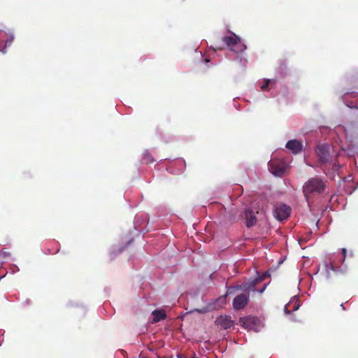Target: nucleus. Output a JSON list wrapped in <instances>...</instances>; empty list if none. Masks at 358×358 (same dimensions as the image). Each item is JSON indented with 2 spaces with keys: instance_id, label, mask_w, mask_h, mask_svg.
<instances>
[{
  "instance_id": "obj_9",
  "label": "nucleus",
  "mask_w": 358,
  "mask_h": 358,
  "mask_svg": "<svg viewBox=\"0 0 358 358\" xmlns=\"http://www.w3.org/2000/svg\"><path fill=\"white\" fill-rule=\"evenodd\" d=\"M215 322L224 329H229L234 324L231 317L227 315H220L216 319Z\"/></svg>"
},
{
  "instance_id": "obj_2",
  "label": "nucleus",
  "mask_w": 358,
  "mask_h": 358,
  "mask_svg": "<svg viewBox=\"0 0 358 358\" xmlns=\"http://www.w3.org/2000/svg\"><path fill=\"white\" fill-rule=\"evenodd\" d=\"M268 277H270V274L268 272H265L262 275L249 282H243L234 287H230L227 291V294H231L232 290L252 291L253 292H257L259 293H262L266 289L267 285L264 284L262 287L260 289H257L256 285Z\"/></svg>"
},
{
  "instance_id": "obj_17",
  "label": "nucleus",
  "mask_w": 358,
  "mask_h": 358,
  "mask_svg": "<svg viewBox=\"0 0 358 358\" xmlns=\"http://www.w3.org/2000/svg\"><path fill=\"white\" fill-rule=\"evenodd\" d=\"M196 311L199 312V313H204V312H206V310H198V309H196Z\"/></svg>"
},
{
  "instance_id": "obj_14",
  "label": "nucleus",
  "mask_w": 358,
  "mask_h": 358,
  "mask_svg": "<svg viewBox=\"0 0 358 358\" xmlns=\"http://www.w3.org/2000/svg\"><path fill=\"white\" fill-rule=\"evenodd\" d=\"M270 83H271V80H269V79L265 80L264 83L261 86L262 90H266L267 88L268 87Z\"/></svg>"
},
{
  "instance_id": "obj_12",
  "label": "nucleus",
  "mask_w": 358,
  "mask_h": 358,
  "mask_svg": "<svg viewBox=\"0 0 358 358\" xmlns=\"http://www.w3.org/2000/svg\"><path fill=\"white\" fill-rule=\"evenodd\" d=\"M153 315V322H157L161 320H164L166 317V315L163 310H155L152 312Z\"/></svg>"
},
{
  "instance_id": "obj_3",
  "label": "nucleus",
  "mask_w": 358,
  "mask_h": 358,
  "mask_svg": "<svg viewBox=\"0 0 358 358\" xmlns=\"http://www.w3.org/2000/svg\"><path fill=\"white\" fill-rule=\"evenodd\" d=\"M222 41L231 50L236 52H241L246 49V46L241 43L240 38L234 34L224 36Z\"/></svg>"
},
{
  "instance_id": "obj_7",
  "label": "nucleus",
  "mask_w": 358,
  "mask_h": 358,
  "mask_svg": "<svg viewBox=\"0 0 358 358\" xmlns=\"http://www.w3.org/2000/svg\"><path fill=\"white\" fill-rule=\"evenodd\" d=\"M343 101L350 108H358V92H347L343 96Z\"/></svg>"
},
{
  "instance_id": "obj_4",
  "label": "nucleus",
  "mask_w": 358,
  "mask_h": 358,
  "mask_svg": "<svg viewBox=\"0 0 358 358\" xmlns=\"http://www.w3.org/2000/svg\"><path fill=\"white\" fill-rule=\"evenodd\" d=\"M286 163L281 159H272L268 162V168L271 172L276 176H282L287 169Z\"/></svg>"
},
{
  "instance_id": "obj_6",
  "label": "nucleus",
  "mask_w": 358,
  "mask_h": 358,
  "mask_svg": "<svg viewBox=\"0 0 358 358\" xmlns=\"http://www.w3.org/2000/svg\"><path fill=\"white\" fill-rule=\"evenodd\" d=\"M291 211L292 209L289 206L281 203L275 208L274 216L279 221H283L289 217Z\"/></svg>"
},
{
  "instance_id": "obj_18",
  "label": "nucleus",
  "mask_w": 358,
  "mask_h": 358,
  "mask_svg": "<svg viewBox=\"0 0 358 358\" xmlns=\"http://www.w3.org/2000/svg\"><path fill=\"white\" fill-rule=\"evenodd\" d=\"M320 158H321V160H322V161L326 160V157L324 156H320Z\"/></svg>"
},
{
  "instance_id": "obj_5",
  "label": "nucleus",
  "mask_w": 358,
  "mask_h": 358,
  "mask_svg": "<svg viewBox=\"0 0 358 358\" xmlns=\"http://www.w3.org/2000/svg\"><path fill=\"white\" fill-rule=\"evenodd\" d=\"M243 292V293L238 294L233 300V308L236 310L243 309L248 303L250 291Z\"/></svg>"
},
{
  "instance_id": "obj_11",
  "label": "nucleus",
  "mask_w": 358,
  "mask_h": 358,
  "mask_svg": "<svg viewBox=\"0 0 358 358\" xmlns=\"http://www.w3.org/2000/svg\"><path fill=\"white\" fill-rule=\"evenodd\" d=\"M255 317H241L239 323L243 327L250 329L252 328V325L255 323Z\"/></svg>"
},
{
  "instance_id": "obj_19",
  "label": "nucleus",
  "mask_w": 358,
  "mask_h": 358,
  "mask_svg": "<svg viewBox=\"0 0 358 358\" xmlns=\"http://www.w3.org/2000/svg\"><path fill=\"white\" fill-rule=\"evenodd\" d=\"M341 308H342L343 310H345V306H344V304H343V303H341Z\"/></svg>"
},
{
  "instance_id": "obj_15",
  "label": "nucleus",
  "mask_w": 358,
  "mask_h": 358,
  "mask_svg": "<svg viewBox=\"0 0 358 358\" xmlns=\"http://www.w3.org/2000/svg\"><path fill=\"white\" fill-rule=\"evenodd\" d=\"M337 129L338 131L342 129V130L345 131V132H347V131L348 129V127H344V126H339V127H337Z\"/></svg>"
},
{
  "instance_id": "obj_10",
  "label": "nucleus",
  "mask_w": 358,
  "mask_h": 358,
  "mask_svg": "<svg viewBox=\"0 0 358 358\" xmlns=\"http://www.w3.org/2000/svg\"><path fill=\"white\" fill-rule=\"evenodd\" d=\"M245 218L246 220V225L248 227H251L254 226L257 222V218L255 215V213L251 210H245Z\"/></svg>"
},
{
  "instance_id": "obj_8",
  "label": "nucleus",
  "mask_w": 358,
  "mask_h": 358,
  "mask_svg": "<svg viewBox=\"0 0 358 358\" xmlns=\"http://www.w3.org/2000/svg\"><path fill=\"white\" fill-rule=\"evenodd\" d=\"M285 147L289 150L293 154H299L303 148V144L301 141L294 139L287 141Z\"/></svg>"
},
{
  "instance_id": "obj_16",
  "label": "nucleus",
  "mask_w": 358,
  "mask_h": 358,
  "mask_svg": "<svg viewBox=\"0 0 358 358\" xmlns=\"http://www.w3.org/2000/svg\"><path fill=\"white\" fill-rule=\"evenodd\" d=\"M346 253H347V250H346V249L343 248V249H342V254H343V259H342V261H343V262H344V260H345V256H346Z\"/></svg>"
},
{
  "instance_id": "obj_1",
  "label": "nucleus",
  "mask_w": 358,
  "mask_h": 358,
  "mask_svg": "<svg viewBox=\"0 0 358 358\" xmlns=\"http://www.w3.org/2000/svg\"><path fill=\"white\" fill-rule=\"evenodd\" d=\"M327 187V181L320 177L309 178L303 185V194L307 201H309L311 196L320 194L324 192Z\"/></svg>"
},
{
  "instance_id": "obj_13",
  "label": "nucleus",
  "mask_w": 358,
  "mask_h": 358,
  "mask_svg": "<svg viewBox=\"0 0 358 358\" xmlns=\"http://www.w3.org/2000/svg\"><path fill=\"white\" fill-rule=\"evenodd\" d=\"M293 305V310H296L300 306L299 300L298 299H293L289 303L285 306V312L286 314H290L291 311L288 309L289 306Z\"/></svg>"
}]
</instances>
